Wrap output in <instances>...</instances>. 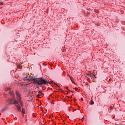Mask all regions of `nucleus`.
<instances>
[{
    "label": "nucleus",
    "mask_w": 125,
    "mask_h": 125,
    "mask_svg": "<svg viewBox=\"0 0 125 125\" xmlns=\"http://www.w3.org/2000/svg\"><path fill=\"white\" fill-rule=\"evenodd\" d=\"M39 81H37L36 79L35 82H33V83L36 84V85H43V84L46 85L48 83V81L47 80L42 78V77H40L38 78Z\"/></svg>",
    "instance_id": "obj_1"
},
{
    "label": "nucleus",
    "mask_w": 125,
    "mask_h": 125,
    "mask_svg": "<svg viewBox=\"0 0 125 125\" xmlns=\"http://www.w3.org/2000/svg\"><path fill=\"white\" fill-rule=\"evenodd\" d=\"M24 80L27 82H31V81H34V82L36 81V78L34 76H30L29 75H27L25 77Z\"/></svg>",
    "instance_id": "obj_2"
},
{
    "label": "nucleus",
    "mask_w": 125,
    "mask_h": 125,
    "mask_svg": "<svg viewBox=\"0 0 125 125\" xmlns=\"http://www.w3.org/2000/svg\"><path fill=\"white\" fill-rule=\"evenodd\" d=\"M16 96H17V99L18 101H20V100H22V97H21V94L19 92L16 91Z\"/></svg>",
    "instance_id": "obj_3"
},
{
    "label": "nucleus",
    "mask_w": 125,
    "mask_h": 125,
    "mask_svg": "<svg viewBox=\"0 0 125 125\" xmlns=\"http://www.w3.org/2000/svg\"><path fill=\"white\" fill-rule=\"evenodd\" d=\"M9 94L13 97H15V95H14V92H13V91L10 90L9 92Z\"/></svg>",
    "instance_id": "obj_4"
},
{
    "label": "nucleus",
    "mask_w": 125,
    "mask_h": 125,
    "mask_svg": "<svg viewBox=\"0 0 125 125\" xmlns=\"http://www.w3.org/2000/svg\"><path fill=\"white\" fill-rule=\"evenodd\" d=\"M9 101L10 103H9L8 104H7L6 105L8 107V106H10L11 104H12V101H13V100H12V99H9ZM12 101V102H11Z\"/></svg>",
    "instance_id": "obj_5"
},
{
    "label": "nucleus",
    "mask_w": 125,
    "mask_h": 125,
    "mask_svg": "<svg viewBox=\"0 0 125 125\" xmlns=\"http://www.w3.org/2000/svg\"><path fill=\"white\" fill-rule=\"evenodd\" d=\"M16 107L17 108L18 112H21V107H20V105H16Z\"/></svg>",
    "instance_id": "obj_6"
},
{
    "label": "nucleus",
    "mask_w": 125,
    "mask_h": 125,
    "mask_svg": "<svg viewBox=\"0 0 125 125\" xmlns=\"http://www.w3.org/2000/svg\"><path fill=\"white\" fill-rule=\"evenodd\" d=\"M13 104L15 105V107L19 105V104H18V102H17V101H14Z\"/></svg>",
    "instance_id": "obj_7"
},
{
    "label": "nucleus",
    "mask_w": 125,
    "mask_h": 125,
    "mask_svg": "<svg viewBox=\"0 0 125 125\" xmlns=\"http://www.w3.org/2000/svg\"><path fill=\"white\" fill-rule=\"evenodd\" d=\"M21 100H20V101H18L19 102H20V104L21 106V107H23L24 106V104L23 103V102L21 101Z\"/></svg>",
    "instance_id": "obj_8"
},
{
    "label": "nucleus",
    "mask_w": 125,
    "mask_h": 125,
    "mask_svg": "<svg viewBox=\"0 0 125 125\" xmlns=\"http://www.w3.org/2000/svg\"><path fill=\"white\" fill-rule=\"evenodd\" d=\"M88 76H89V77L90 78H92L93 77H95V75H94V74H93V73H90V74H88Z\"/></svg>",
    "instance_id": "obj_9"
},
{
    "label": "nucleus",
    "mask_w": 125,
    "mask_h": 125,
    "mask_svg": "<svg viewBox=\"0 0 125 125\" xmlns=\"http://www.w3.org/2000/svg\"><path fill=\"white\" fill-rule=\"evenodd\" d=\"M8 107V106H6H6H5L4 108H3V109H2V112H3V111H6V110H8V107Z\"/></svg>",
    "instance_id": "obj_10"
},
{
    "label": "nucleus",
    "mask_w": 125,
    "mask_h": 125,
    "mask_svg": "<svg viewBox=\"0 0 125 125\" xmlns=\"http://www.w3.org/2000/svg\"><path fill=\"white\" fill-rule=\"evenodd\" d=\"M21 112L22 114H23V115H24V114H26V111L24 108H22Z\"/></svg>",
    "instance_id": "obj_11"
},
{
    "label": "nucleus",
    "mask_w": 125,
    "mask_h": 125,
    "mask_svg": "<svg viewBox=\"0 0 125 125\" xmlns=\"http://www.w3.org/2000/svg\"><path fill=\"white\" fill-rule=\"evenodd\" d=\"M94 102L93 101V100H91L90 105H94Z\"/></svg>",
    "instance_id": "obj_12"
},
{
    "label": "nucleus",
    "mask_w": 125,
    "mask_h": 125,
    "mask_svg": "<svg viewBox=\"0 0 125 125\" xmlns=\"http://www.w3.org/2000/svg\"><path fill=\"white\" fill-rule=\"evenodd\" d=\"M38 93V95L40 96L42 93V91H39Z\"/></svg>",
    "instance_id": "obj_13"
},
{
    "label": "nucleus",
    "mask_w": 125,
    "mask_h": 125,
    "mask_svg": "<svg viewBox=\"0 0 125 125\" xmlns=\"http://www.w3.org/2000/svg\"><path fill=\"white\" fill-rule=\"evenodd\" d=\"M8 90H10V88H6V91H8Z\"/></svg>",
    "instance_id": "obj_14"
},
{
    "label": "nucleus",
    "mask_w": 125,
    "mask_h": 125,
    "mask_svg": "<svg viewBox=\"0 0 125 125\" xmlns=\"http://www.w3.org/2000/svg\"><path fill=\"white\" fill-rule=\"evenodd\" d=\"M0 5H3V2L0 1Z\"/></svg>",
    "instance_id": "obj_15"
},
{
    "label": "nucleus",
    "mask_w": 125,
    "mask_h": 125,
    "mask_svg": "<svg viewBox=\"0 0 125 125\" xmlns=\"http://www.w3.org/2000/svg\"><path fill=\"white\" fill-rule=\"evenodd\" d=\"M94 77H95V76H94V77H91V78H92L93 80H94Z\"/></svg>",
    "instance_id": "obj_16"
},
{
    "label": "nucleus",
    "mask_w": 125,
    "mask_h": 125,
    "mask_svg": "<svg viewBox=\"0 0 125 125\" xmlns=\"http://www.w3.org/2000/svg\"><path fill=\"white\" fill-rule=\"evenodd\" d=\"M95 79L97 78V77H96V76H95H95H94V79H95Z\"/></svg>",
    "instance_id": "obj_17"
},
{
    "label": "nucleus",
    "mask_w": 125,
    "mask_h": 125,
    "mask_svg": "<svg viewBox=\"0 0 125 125\" xmlns=\"http://www.w3.org/2000/svg\"><path fill=\"white\" fill-rule=\"evenodd\" d=\"M69 112H71V110L70 109L68 110Z\"/></svg>",
    "instance_id": "obj_18"
},
{
    "label": "nucleus",
    "mask_w": 125,
    "mask_h": 125,
    "mask_svg": "<svg viewBox=\"0 0 125 125\" xmlns=\"http://www.w3.org/2000/svg\"><path fill=\"white\" fill-rule=\"evenodd\" d=\"M29 85V84H26V85Z\"/></svg>",
    "instance_id": "obj_19"
},
{
    "label": "nucleus",
    "mask_w": 125,
    "mask_h": 125,
    "mask_svg": "<svg viewBox=\"0 0 125 125\" xmlns=\"http://www.w3.org/2000/svg\"><path fill=\"white\" fill-rule=\"evenodd\" d=\"M73 83H74V82H72Z\"/></svg>",
    "instance_id": "obj_20"
}]
</instances>
